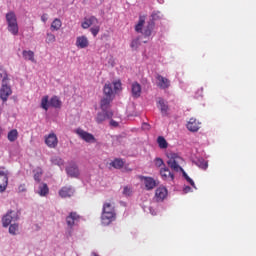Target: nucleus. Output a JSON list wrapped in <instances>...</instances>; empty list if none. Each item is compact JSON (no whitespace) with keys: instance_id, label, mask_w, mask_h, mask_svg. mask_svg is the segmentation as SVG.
<instances>
[{"instance_id":"obj_1","label":"nucleus","mask_w":256,"mask_h":256,"mask_svg":"<svg viewBox=\"0 0 256 256\" xmlns=\"http://www.w3.org/2000/svg\"><path fill=\"white\" fill-rule=\"evenodd\" d=\"M147 17L145 15H140L137 24L134 29L136 33H141L144 37H151L153 31L155 30V22L148 21L145 25V20Z\"/></svg>"},{"instance_id":"obj_2","label":"nucleus","mask_w":256,"mask_h":256,"mask_svg":"<svg viewBox=\"0 0 256 256\" xmlns=\"http://www.w3.org/2000/svg\"><path fill=\"white\" fill-rule=\"evenodd\" d=\"M117 219L115 212V203L105 202L102 207L101 220L103 225H111Z\"/></svg>"},{"instance_id":"obj_3","label":"nucleus","mask_w":256,"mask_h":256,"mask_svg":"<svg viewBox=\"0 0 256 256\" xmlns=\"http://www.w3.org/2000/svg\"><path fill=\"white\" fill-rule=\"evenodd\" d=\"M0 77H2L0 99L3 101V103H7L9 97L13 95V90L11 89V86H9V75L7 74V72H5L4 74H0Z\"/></svg>"},{"instance_id":"obj_4","label":"nucleus","mask_w":256,"mask_h":256,"mask_svg":"<svg viewBox=\"0 0 256 256\" xmlns=\"http://www.w3.org/2000/svg\"><path fill=\"white\" fill-rule=\"evenodd\" d=\"M183 164V158L181 156H178L175 153H170L168 155V161L167 165L173 171L174 173H179L183 171V167L181 165Z\"/></svg>"},{"instance_id":"obj_5","label":"nucleus","mask_w":256,"mask_h":256,"mask_svg":"<svg viewBox=\"0 0 256 256\" xmlns=\"http://www.w3.org/2000/svg\"><path fill=\"white\" fill-rule=\"evenodd\" d=\"M50 107H54L55 109H61L62 102L60 101L59 97L53 96L49 101V96H43L41 99V107L44 111H49Z\"/></svg>"},{"instance_id":"obj_6","label":"nucleus","mask_w":256,"mask_h":256,"mask_svg":"<svg viewBox=\"0 0 256 256\" xmlns=\"http://www.w3.org/2000/svg\"><path fill=\"white\" fill-rule=\"evenodd\" d=\"M6 21L8 24V31L12 35H18L19 34V24H17V16L14 12H9L6 14Z\"/></svg>"},{"instance_id":"obj_7","label":"nucleus","mask_w":256,"mask_h":256,"mask_svg":"<svg viewBox=\"0 0 256 256\" xmlns=\"http://www.w3.org/2000/svg\"><path fill=\"white\" fill-rule=\"evenodd\" d=\"M9 185V171L5 167H0V193L7 191Z\"/></svg>"},{"instance_id":"obj_8","label":"nucleus","mask_w":256,"mask_h":256,"mask_svg":"<svg viewBox=\"0 0 256 256\" xmlns=\"http://www.w3.org/2000/svg\"><path fill=\"white\" fill-rule=\"evenodd\" d=\"M76 135L82 139V141H85L86 143H97V138L95 136L81 128H78L76 130Z\"/></svg>"},{"instance_id":"obj_9","label":"nucleus","mask_w":256,"mask_h":256,"mask_svg":"<svg viewBox=\"0 0 256 256\" xmlns=\"http://www.w3.org/2000/svg\"><path fill=\"white\" fill-rule=\"evenodd\" d=\"M19 219V216L17 215V212L10 210L7 212L6 215L2 217V225L3 227H7L11 225L12 221H17Z\"/></svg>"},{"instance_id":"obj_10","label":"nucleus","mask_w":256,"mask_h":256,"mask_svg":"<svg viewBox=\"0 0 256 256\" xmlns=\"http://www.w3.org/2000/svg\"><path fill=\"white\" fill-rule=\"evenodd\" d=\"M45 144L49 149H56L57 145H59V139L55 133H50L45 136Z\"/></svg>"},{"instance_id":"obj_11","label":"nucleus","mask_w":256,"mask_h":256,"mask_svg":"<svg viewBox=\"0 0 256 256\" xmlns=\"http://www.w3.org/2000/svg\"><path fill=\"white\" fill-rule=\"evenodd\" d=\"M79 221H81V216L79 214H77V212H71L66 217V223H67L68 227H70V229H72V227H75V225H77V223H79Z\"/></svg>"},{"instance_id":"obj_12","label":"nucleus","mask_w":256,"mask_h":256,"mask_svg":"<svg viewBox=\"0 0 256 256\" xmlns=\"http://www.w3.org/2000/svg\"><path fill=\"white\" fill-rule=\"evenodd\" d=\"M160 176L163 181H175V174L167 166L160 169Z\"/></svg>"},{"instance_id":"obj_13","label":"nucleus","mask_w":256,"mask_h":256,"mask_svg":"<svg viewBox=\"0 0 256 256\" xmlns=\"http://www.w3.org/2000/svg\"><path fill=\"white\" fill-rule=\"evenodd\" d=\"M156 79L158 81L157 87H159V89H169V87H171V81L168 78L158 74Z\"/></svg>"},{"instance_id":"obj_14","label":"nucleus","mask_w":256,"mask_h":256,"mask_svg":"<svg viewBox=\"0 0 256 256\" xmlns=\"http://www.w3.org/2000/svg\"><path fill=\"white\" fill-rule=\"evenodd\" d=\"M106 119H113V111L106 110L99 112L96 116V123L101 124Z\"/></svg>"},{"instance_id":"obj_15","label":"nucleus","mask_w":256,"mask_h":256,"mask_svg":"<svg viewBox=\"0 0 256 256\" xmlns=\"http://www.w3.org/2000/svg\"><path fill=\"white\" fill-rule=\"evenodd\" d=\"M60 197L62 199H67V197H73L75 195V189L71 186H64L59 191Z\"/></svg>"},{"instance_id":"obj_16","label":"nucleus","mask_w":256,"mask_h":256,"mask_svg":"<svg viewBox=\"0 0 256 256\" xmlns=\"http://www.w3.org/2000/svg\"><path fill=\"white\" fill-rule=\"evenodd\" d=\"M75 45L78 49H87L89 47V38L85 35L78 36Z\"/></svg>"},{"instance_id":"obj_17","label":"nucleus","mask_w":256,"mask_h":256,"mask_svg":"<svg viewBox=\"0 0 256 256\" xmlns=\"http://www.w3.org/2000/svg\"><path fill=\"white\" fill-rule=\"evenodd\" d=\"M140 179L144 181V185L147 191H151L157 186L155 179H153L152 177L140 176Z\"/></svg>"},{"instance_id":"obj_18","label":"nucleus","mask_w":256,"mask_h":256,"mask_svg":"<svg viewBox=\"0 0 256 256\" xmlns=\"http://www.w3.org/2000/svg\"><path fill=\"white\" fill-rule=\"evenodd\" d=\"M201 128V122L197 121L195 118H190V120L187 123V129L188 131H192L193 133L199 131Z\"/></svg>"},{"instance_id":"obj_19","label":"nucleus","mask_w":256,"mask_h":256,"mask_svg":"<svg viewBox=\"0 0 256 256\" xmlns=\"http://www.w3.org/2000/svg\"><path fill=\"white\" fill-rule=\"evenodd\" d=\"M168 192L167 188L165 187H159L155 191V199L158 202H161L167 198Z\"/></svg>"},{"instance_id":"obj_20","label":"nucleus","mask_w":256,"mask_h":256,"mask_svg":"<svg viewBox=\"0 0 256 256\" xmlns=\"http://www.w3.org/2000/svg\"><path fill=\"white\" fill-rule=\"evenodd\" d=\"M99 20L95 16H90L89 18H84V21L81 24L82 29H89L91 25H97Z\"/></svg>"},{"instance_id":"obj_21","label":"nucleus","mask_w":256,"mask_h":256,"mask_svg":"<svg viewBox=\"0 0 256 256\" xmlns=\"http://www.w3.org/2000/svg\"><path fill=\"white\" fill-rule=\"evenodd\" d=\"M158 108L160 109L161 111V114L164 116V117H167L168 115V111H169V105H167V102H165V99L163 98H158Z\"/></svg>"},{"instance_id":"obj_22","label":"nucleus","mask_w":256,"mask_h":256,"mask_svg":"<svg viewBox=\"0 0 256 256\" xmlns=\"http://www.w3.org/2000/svg\"><path fill=\"white\" fill-rule=\"evenodd\" d=\"M131 92L132 97H134L135 99H139V97H141V84H139V82L132 83Z\"/></svg>"},{"instance_id":"obj_23","label":"nucleus","mask_w":256,"mask_h":256,"mask_svg":"<svg viewBox=\"0 0 256 256\" xmlns=\"http://www.w3.org/2000/svg\"><path fill=\"white\" fill-rule=\"evenodd\" d=\"M66 173L70 177H79V167L77 164H72L66 168Z\"/></svg>"},{"instance_id":"obj_24","label":"nucleus","mask_w":256,"mask_h":256,"mask_svg":"<svg viewBox=\"0 0 256 256\" xmlns=\"http://www.w3.org/2000/svg\"><path fill=\"white\" fill-rule=\"evenodd\" d=\"M111 101H113V98L106 96L104 97L100 102V109L102 111H108L109 106L111 105Z\"/></svg>"},{"instance_id":"obj_25","label":"nucleus","mask_w":256,"mask_h":256,"mask_svg":"<svg viewBox=\"0 0 256 256\" xmlns=\"http://www.w3.org/2000/svg\"><path fill=\"white\" fill-rule=\"evenodd\" d=\"M22 55L26 61H31L32 63H35V53L31 50H24L22 52Z\"/></svg>"},{"instance_id":"obj_26","label":"nucleus","mask_w":256,"mask_h":256,"mask_svg":"<svg viewBox=\"0 0 256 256\" xmlns=\"http://www.w3.org/2000/svg\"><path fill=\"white\" fill-rule=\"evenodd\" d=\"M111 167L114 169H123L125 162L121 158H116L110 163Z\"/></svg>"},{"instance_id":"obj_27","label":"nucleus","mask_w":256,"mask_h":256,"mask_svg":"<svg viewBox=\"0 0 256 256\" xmlns=\"http://www.w3.org/2000/svg\"><path fill=\"white\" fill-rule=\"evenodd\" d=\"M62 25H63V22H61V19L55 18L51 23L50 29L51 31H59Z\"/></svg>"},{"instance_id":"obj_28","label":"nucleus","mask_w":256,"mask_h":256,"mask_svg":"<svg viewBox=\"0 0 256 256\" xmlns=\"http://www.w3.org/2000/svg\"><path fill=\"white\" fill-rule=\"evenodd\" d=\"M38 194L40 197H45L49 195V186L47 184L43 183L39 186Z\"/></svg>"},{"instance_id":"obj_29","label":"nucleus","mask_w":256,"mask_h":256,"mask_svg":"<svg viewBox=\"0 0 256 256\" xmlns=\"http://www.w3.org/2000/svg\"><path fill=\"white\" fill-rule=\"evenodd\" d=\"M18 137L19 132L17 131V129H12L10 132H8V141H10V143L17 141Z\"/></svg>"},{"instance_id":"obj_30","label":"nucleus","mask_w":256,"mask_h":256,"mask_svg":"<svg viewBox=\"0 0 256 256\" xmlns=\"http://www.w3.org/2000/svg\"><path fill=\"white\" fill-rule=\"evenodd\" d=\"M51 163H52V165H57L58 167H63L65 165V162L59 156L52 157Z\"/></svg>"},{"instance_id":"obj_31","label":"nucleus","mask_w":256,"mask_h":256,"mask_svg":"<svg viewBox=\"0 0 256 256\" xmlns=\"http://www.w3.org/2000/svg\"><path fill=\"white\" fill-rule=\"evenodd\" d=\"M104 95L110 98L113 97V86L111 85V83L104 85Z\"/></svg>"},{"instance_id":"obj_32","label":"nucleus","mask_w":256,"mask_h":256,"mask_svg":"<svg viewBox=\"0 0 256 256\" xmlns=\"http://www.w3.org/2000/svg\"><path fill=\"white\" fill-rule=\"evenodd\" d=\"M196 165L200 169H203V171H206V169L209 167V163L203 158L198 159L197 162H196Z\"/></svg>"},{"instance_id":"obj_33","label":"nucleus","mask_w":256,"mask_h":256,"mask_svg":"<svg viewBox=\"0 0 256 256\" xmlns=\"http://www.w3.org/2000/svg\"><path fill=\"white\" fill-rule=\"evenodd\" d=\"M157 143H158L160 149H167V147H168L167 140H165V137H163V136H159L157 138Z\"/></svg>"},{"instance_id":"obj_34","label":"nucleus","mask_w":256,"mask_h":256,"mask_svg":"<svg viewBox=\"0 0 256 256\" xmlns=\"http://www.w3.org/2000/svg\"><path fill=\"white\" fill-rule=\"evenodd\" d=\"M42 175H43V169L36 168L34 170V180L37 181V183H39V181H41V176Z\"/></svg>"},{"instance_id":"obj_35","label":"nucleus","mask_w":256,"mask_h":256,"mask_svg":"<svg viewBox=\"0 0 256 256\" xmlns=\"http://www.w3.org/2000/svg\"><path fill=\"white\" fill-rule=\"evenodd\" d=\"M55 41H57V38L55 37V35L53 33H47L46 34V43H55Z\"/></svg>"},{"instance_id":"obj_36","label":"nucleus","mask_w":256,"mask_h":256,"mask_svg":"<svg viewBox=\"0 0 256 256\" xmlns=\"http://www.w3.org/2000/svg\"><path fill=\"white\" fill-rule=\"evenodd\" d=\"M17 231H19V225L11 224L10 227H9L10 235H17Z\"/></svg>"},{"instance_id":"obj_37","label":"nucleus","mask_w":256,"mask_h":256,"mask_svg":"<svg viewBox=\"0 0 256 256\" xmlns=\"http://www.w3.org/2000/svg\"><path fill=\"white\" fill-rule=\"evenodd\" d=\"M122 193L123 195H125V197H131V195L133 194V189L129 186H124Z\"/></svg>"},{"instance_id":"obj_38","label":"nucleus","mask_w":256,"mask_h":256,"mask_svg":"<svg viewBox=\"0 0 256 256\" xmlns=\"http://www.w3.org/2000/svg\"><path fill=\"white\" fill-rule=\"evenodd\" d=\"M139 45H141V42L139 41V38H135L134 40H132L130 47L132 49H139Z\"/></svg>"},{"instance_id":"obj_39","label":"nucleus","mask_w":256,"mask_h":256,"mask_svg":"<svg viewBox=\"0 0 256 256\" xmlns=\"http://www.w3.org/2000/svg\"><path fill=\"white\" fill-rule=\"evenodd\" d=\"M182 173H183V177H185L186 181H188L191 184V186L194 187V189H195V182L193 181V179H191L189 177V175H187L185 170H183Z\"/></svg>"},{"instance_id":"obj_40","label":"nucleus","mask_w":256,"mask_h":256,"mask_svg":"<svg viewBox=\"0 0 256 256\" xmlns=\"http://www.w3.org/2000/svg\"><path fill=\"white\" fill-rule=\"evenodd\" d=\"M99 31H100L99 26L92 27L90 29V32L92 33L93 37H97V35H99Z\"/></svg>"},{"instance_id":"obj_41","label":"nucleus","mask_w":256,"mask_h":256,"mask_svg":"<svg viewBox=\"0 0 256 256\" xmlns=\"http://www.w3.org/2000/svg\"><path fill=\"white\" fill-rule=\"evenodd\" d=\"M154 163L156 167H163L165 165V162L161 158H155Z\"/></svg>"},{"instance_id":"obj_42","label":"nucleus","mask_w":256,"mask_h":256,"mask_svg":"<svg viewBox=\"0 0 256 256\" xmlns=\"http://www.w3.org/2000/svg\"><path fill=\"white\" fill-rule=\"evenodd\" d=\"M27 191V186L25 184H20L18 186V193H25Z\"/></svg>"},{"instance_id":"obj_43","label":"nucleus","mask_w":256,"mask_h":256,"mask_svg":"<svg viewBox=\"0 0 256 256\" xmlns=\"http://www.w3.org/2000/svg\"><path fill=\"white\" fill-rule=\"evenodd\" d=\"M115 91H119L121 89V81L114 82Z\"/></svg>"},{"instance_id":"obj_44","label":"nucleus","mask_w":256,"mask_h":256,"mask_svg":"<svg viewBox=\"0 0 256 256\" xmlns=\"http://www.w3.org/2000/svg\"><path fill=\"white\" fill-rule=\"evenodd\" d=\"M110 125H111L112 127H119V123H118L117 121H115V120H111V121H110Z\"/></svg>"},{"instance_id":"obj_45","label":"nucleus","mask_w":256,"mask_h":256,"mask_svg":"<svg viewBox=\"0 0 256 256\" xmlns=\"http://www.w3.org/2000/svg\"><path fill=\"white\" fill-rule=\"evenodd\" d=\"M47 14H43L42 16H41V21L43 22V23H47Z\"/></svg>"},{"instance_id":"obj_46","label":"nucleus","mask_w":256,"mask_h":256,"mask_svg":"<svg viewBox=\"0 0 256 256\" xmlns=\"http://www.w3.org/2000/svg\"><path fill=\"white\" fill-rule=\"evenodd\" d=\"M189 191H191V187L186 186V187L184 188V193H189Z\"/></svg>"},{"instance_id":"obj_47","label":"nucleus","mask_w":256,"mask_h":256,"mask_svg":"<svg viewBox=\"0 0 256 256\" xmlns=\"http://www.w3.org/2000/svg\"><path fill=\"white\" fill-rule=\"evenodd\" d=\"M143 127H144L145 129H149V124L144 123V124H143Z\"/></svg>"},{"instance_id":"obj_48","label":"nucleus","mask_w":256,"mask_h":256,"mask_svg":"<svg viewBox=\"0 0 256 256\" xmlns=\"http://www.w3.org/2000/svg\"><path fill=\"white\" fill-rule=\"evenodd\" d=\"M1 133H3V130H2L1 127H0V137H1Z\"/></svg>"}]
</instances>
